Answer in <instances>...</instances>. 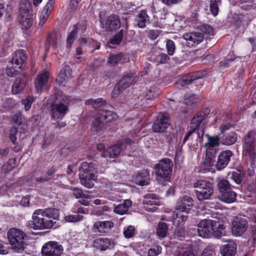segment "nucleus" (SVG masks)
Returning <instances> with one entry per match:
<instances>
[{
  "label": "nucleus",
  "mask_w": 256,
  "mask_h": 256,
  "mask_svg": "<svg viewBox=\"0 0 256 256\" xmlns=\"http://www.w3.org/2000/svg\"><path fill=\"white\" fill-rule=\"evenodd\" d=\"M59 218L60 212L56 208L38 209L33 214L30 226L34 230L50 229L56 224Z\"/></svg>",
  "instance_id": "nucleus-1"
},
{
  "label": "nucleus",
  "mask_w": 256,
  "mask_h": 256,
  "mask_svg": "<svg viewBox=\"0 0 256 256\" xmlns=\"http://www.w3.org/2000/svg\"><path fill=\"white\" fill-rule=\"evenodd\" d=\"M256 130L248 131L243 138V153L250 156L252 168L254 166V159L256 157Z\"/></svg>",
  "instance_id": "nucleus-2"
},
{
  "label": "nucleus",
  "mask_w": 256,
  "mask_h": 256,
  "mask_svg": "<svg viewBox=\"0 0 256 256\" xmlns=\"http://www.w3.org/2000/svg\"><path fill=\"white\" fill-rule=\"evenodd\" d=\"M8 238L13 249L20 251L24 250V240L27 239V236L22 231L12 228L8 232Z\"/></svg>",
  "instance_id": "nucleus-3"
},
{
  "label": "nucleus",
  "mask_w": 256,
  "mask_h": 256,
  "mask_svg": "<svg viewBox=\"0 0 256 256\" xmlns=\"http://www.w3.org/2000/svg\"><path fill=\"white\" fill-rule=\"evenodd\" d=\"M172 162L168 158H164L156 164L154 168L158 180L162 178L165 181H168L172 175Z\"/></svg>",
  "instance_id": "nucleus-4"
},
{
  "label": "nucleus",
  "mask_w": 256,
  "mask_h": 256,
  "mask_svg": "<svg viewBox=\"0 0 256 256\" xmlns=\"http://www.w3.org/2000/svg\"><path fill=\"white\" fill-rule=\"evenodd\" d=\"M100 22L102 25V28H105L109 32L116 31L121 26L120 18L115 14L106 17H102L100 14Z\"/></svg>",
  "instance_id": "nucleus-5"
},
{
  "label": "nucleus",
  "mask_w": 256,
  "mask_h": 256,
  "mask_svg": "<svg viewBox=\"0 0 256 256\" xmlns=\"http://www.w3.org/2000/svg\"><path fill=\"white\" fill-rule=\"evenodd\" d=\"M218 223L214 222L213 220L204 219L198 224L196 232L200 236L204 238H209L212 234V229L219 226Z\"/></svg>",
  "instance_id": "nucleus-6"
},
{
  "label": "nucleus",
  "mask_w": 256,
  "mask_h": 256,
  "mask_svg": "<svg viewBox=\"0 0 256 256\" xmlns=\"http://www.w3.org/2000/svg\"><path fill=\"white\" fill-rule=\"evenodd\" d=\"M68 112V106L62 102L51 104L50 114L51 118L54 120H61Z\"/></svg>",
  "instance_id": "nucleus-7"
},
{
  "label": "nucleus",
  "mask_w": 256,
  "mask_h": 256,
  "mask_svg": "<svg viewBox=\"0 0 256 256\" xmlns=\"http://www.w3.org/2000/svg\"><path fill=\"white\" fill-rule=\"evenodd\" d=\"M232 228V234L236 236L242 234L248 228V220L245 217L236 216L233 220Z\"/></svg>",
  "instance_id": "nucleus-8"
},
{
  "label": "nucleus",
  "mask_w": 256,
  "mask_h": 256,
  "mask_svg": "<svg viewBox=\"0 0 256 256\" xmlns=\"http://www.w3.org/2000/svg\"><path fill=\"white\" fill-rule=\"evenodd\" d=\"M63 249L56 242H49L42 248V253L43 256H60Z\"/></svg>",
  "instance_id": "nucleus-9"
},
{
  "label": "nucleus",
  "mask_w": 256,
  "mask_h": 256,
  "mask_svg": "<svg viewBox=\"0 0 256 256\" xmlns=\"http://www.w3.org/2000/svg\"><path fill=\"white\" fill-rule=\"evenodd\" d=\"M170 125V118L168 116L162 114L158 116L152 126L154 132H164Z\"/></svg>",
  "instance_id": "nucleus-10"
},
{
  "label": "nucleus",
  "mask_w": 256,
  "mask_h": 256,
  "mask_svg": "<svg viewBox=\"0 0 256 256\" xmlns=\"http://www.w3.org/2000/svg\"><path fill=\"white\" fill-rule=\"evenodd\" d=\"M11 119L16 132L24 134L27 131L28 126L21 112L15 114L12 116Z\"/></svg>",
  "instance_id": "nucleus-11"
},
{
  "label": "nucleus",
  "mask_w": 256,
  "mask_h": 256,
  "mask_svg": "<svg viewBox=\"0 0 256 256\" xmlns=\"http://www.w3.org/2000/svg\"><path fill=\"white\" fill-rule=\"evenodd\" d=\"M232 155L233 153L230 150H225L220 152L218 156L217 161L214 164L216 168L220 170L226 168L230 163Z\"/></svg>",
  "instance_id": "nucleus-12"
},
{
  "label": "nucleus",
  "mask_w": 256,
  "mask_h": 256,
  "mask_svg": "<svg viewBox=\"0 0 256 256\" xmlns=\"http://www.w3.org/2000/svg\"><path fill=\"white\" fill-rule=\"evenodd\" d=\"M79 170L80 178L88 177L91 178H96V170L94 168V165L92 162H82L80 164Z\"/></svg>",
  "instance_id": "nucleus-13"
},
{
  "label": "nucleus",
  "mask_w": 256,
  "mask_h": 256,
  "mask_svg": "<svg viewBox=\"0 0 256 256\" xmlns=\"http://www.w3.org/2000/svg\"><path fill=\"white\" fill-rule=\"evenodd\" d=\"M143 204L146 211L154 212L157 210L156 206L158 205L159 200L156 194H148L144 196Z\"/></svg>",
  "instance_id": "nucleus-14"
},
{
  "label": "nucleus",
  "mask_w": 256,
  "mask_h": 256,
  "mask_svg": "<svg viewBox=\"0 0 256 256\" xmlns=\"http://www.w3.org/2000/svg\"><path fill=\"white\" fill-rule=\"evenodd\" d=\"M210 113V110L205 108L198 112L192 120L190 128H198L204 120L206 118Z\"/></svg>",
  "instance_id": "nucleus-15"
},
{
  "label": "nucleus",
  "mask_w": 256,
  "mask_h": 256,
  "mask_svg": "<svg viewBox=\"0 0 256 256\" xmlns=\"http://www.w3.org/2000/svg\"><path fill=\"white\" fill-rule=\"evenodd\" d=\"M114 241L107 238H98L94 241L93 246L100 250H106L112 248L115 246Z\"/></svg>",
  "instance_id": "nucleus-16"
},
{
  "label": "nucleus",
  "mask_w": 256,
  "mask_h": 256,
  "mask_svg": "<svg viewBox=\"0 0 256 256\" xmlns=\"http://www.w3.org/2000/svg\"><path fill=\"white\" fill-rule=\"evenodd\" d=\"M27 58L26 51L23 50H19L15 52L12 60V62L14 65V68L21 69Z\"/></svg>",
  "instance_id": "nucleus-17"
},
{
  "label": "nucleus",
  "mask_w": 256,
  "mask_h": 256,
  "mask_svg": "<svg viewBox=\"0 0 256 256\" xmlns=\"http://www.w3.org/2000/svg\"><path fill=\"white\" fill-rule=\"evenodd\" d=\"M114 226V222L110 220L98 221L93 225V230L95 232L108 233Z\"/></svg>",
  "instance_id": "nucleus-18"
},
{
  "label": "nucleus",
  "mask_w": 256,
  "mask_h": 256,
  "mask_svg": "<svg viewBox=\"0 0 256 256\" xmlns=\"http://www.w3.org/2000/svg\"><path fill=\"white\" fill-rule=\"evenodd\" d=\"M72 195L76 199H80L78 202L82 204L87 206L89 205V202L86 200L90 199L92 196L88 194V192H84L82 190L78 188H74L71 189Z\"/></svg>",
  "instance_id": "nucleus-19"
},
{
  "label": "nucleus",
  "mask_w": 256,
  "mask_h": 256,
  "mask_svg": "<svg viewBox=\"0 0 256 256\" xmlns=\"http://www.w3.org/2000/svg\"><path fill=\"white\" fill-rule=\"evenodd\" d=\"M48 76L49 73L47 71H45L36 76L34 80V85L37 92H40L42 91L45 84L48 82Z\"/></svg>",
  "instance_id": "nucleus-20"
},
{
  "label": "nucleus",
  "mask_w": 256,
  "mask_h": 256,
  "mask_svg": "<svg viewBox=\"0 0 256 256\" xmlns=\"http://www.w3.org/2000/svg\"><path fill=\"white\" fill-rule=\"evenodd\" d=\"M72 77V70L70 66H65L61 70L56 80L60 84L65 86L68 80Z\"/></svg>",
  "instance_id": "nucleus-21"
},
{
  "label": "nucleus",
  "mask_w": 256,
  "mask_h": 256,
  "mask_svg": "<svg viewBox=\"0 0 256 256\" xmlns=\"http://www.w3.org/2000/svg\"><path fill=\"white\" fill-rule=\"evenodd\" d=\"M150 21V16L147 11L143 10L140 11L135 19V24L140 28H144L146 26V24Z\"/></svg>",
  "instance_id": "nucleus-22"
},
{
  "label": "nucleus",
  "mask_w": 256,
  "mask_h": 256,
  "mask_svg": "<svg viewBox=\"0 0 256 256\" xmlns=\"http://www.w3.org/2000/svg\"><path fill=\"white\" fill-rule=\"evenodd\" d=\"M134 182L136 184L140 186H146L149 184L150 172L146 170H144L138 172L134 178Z\"/></svg>",
  "instance_id": "nucleus-23"
},
{
  "label": "nucleus",
  "mask_w": 256,
  "mask_h": 256,
  "mask_svg": "<svg viewBox=\"0 0 256 256\" xmlns=\"http://www.w3.org/2000/svg\"><path fill=\"white\" fill-rule=\"evenodd\" d=\"M193 206V200L188 196H184L177 202L176 208L188 212Z\"/></svg>",
  "instance_id": "nucleus-24"
},
{
  "label": "nucleus",
  "mask_w": 256,
  "mask_h": 256,
  "mask_svg": "<svg viewBox=\"0 0 256 256\" xmlns=\"http://www.w3.org/2000/svg\"><path fill=\"white\" fill-rule=\"evenodd\" d=\"M206 158L204 163L207 166H212L216 162V156L218 148L206 147Z\"/></svg>",
  "instance_id": "nucleus-25"
},
{
  "label": "nucleus",
  "mask_w": 256,
  "mask_h": 256,
  "mask_svg": "<svg viewBox=\"0 0 256 256\" xmlns=\"http://www.w3.org/2000/svg\"><path fill=\"white\" fill-rule=\"evenodd\" d=\"M32 5L29 0H22L19 6L18 16H30L32 14Z\"/></svg>",
  "instance_id": "nucleus-26"
},
{
  "label": "nucleus",
  "mask_w": 256,
  "mask_h": 256,
  "mask_svg": "<svg viewBox=\"0 0 256 256\" xmlns=\"http://www.w3.org/2000/svg\"><path fill=\"white\" fill-rule=\"evenodd\" d=\"M122 150V144H116L108 148L102 152L104 158H114L119 155Z\"/></svg>",
  "instance_id": "nucleus-27"
},
{
  "label": "nucleus",
  "mask_w": 256,
  "mask_h": 256,
  "mask_svg": "<svg viewBox=\"0 0 256 256\" xmlns=\"http://www.w3.org/2000/svg\"><path fill=\"white\" fill-rule=\"evenodd\" d=\"M237 140V134L234 131L222 134L220 137V142L225 146H230L234 144Z\"/></svg>",
  "instance_id": "nucleus-28"
},
{
  "label": "nucleus",
  "mask_w": 256,
  "mask_h": 256,
  "mask_svg": "<svg viewBox=\"0 0 256 256\" xmlns=\"http://www.w3.org/2000/svg\"><path fill=\"white\" fill-rule=\"evenodd\" d=\"M98 112L99 114V118H102L104 123L114 121L118 117L116 113L108 110H100Z\"/></svg>",
  "instance_id": "nucleus-29"
},
{
  "label": "nucleus",
  "mask_w": 256,
  "mask_h": 256,
  "mask_svg": "<svg viewBox=\"0 0 256 256\" xmlns=\"http://www.w3.org/2000/svg\"><path fill=\"white\" fill-rule=\"evenodd\" d=\"M132 206V202L130 200H125L122 203L114 207V212L116 214L123 215L128 212L129 208Z\"/></svg>",
  "instance_id": "nucleus-30"
},
{
  "label": "nucleus",
  "mask_w": 256,
  "mask_h": 256,
  "mask_svg": "<svg viewBox=\"0 0 256 256\" xmlns=\"http://www.w3.org/2000/svg\"><path fill=\"white\" fill-rule=\"evenodd\" d=\"M136 78V73H128L122 77L118 83L125 90L134 83Z\"/></svg>",
  "instance_id": "nucleus-31"
},
{
  "label": "nucleus",
  "mask_w": 256,
  "mask_h": 256,
  "mask_svg": "<svg viewBox=\"0 0 256 256\" xmlns=\"http://www.w3.org/2000/svg\"><path fill=\"white\" fill-rule=\"evenodd\" d=\"M200 72H198L197 74H188L184 76H182L180 79L178 80V83L182 86H184L186 85H188L190 84L194 80L200 78L202 77L203 75H204L206 74V72H204V74H202V75L199 74Z\"/></svg>",
  "instance_id": "nucleus-32"
},
{
  "label": "nucleus",
  "mask_w": 256,
  "mask_h": 256,
  "mask_svg": "<svg viewBox=\"0 0 256 256\" xmlns=\"http://www.w3.org/2000/svg\"><path fill=\"white\" fill-rule=\"evenodd\" d=\"M218 198L223 202L230 204L236 201V194L231 189L220 194Z\"/></svg>",
  "instance_id": "nucleus-33"
},
{
  "label": "nucleus",
  "mask_w": 256,
  "mask_h": 256,
  "mask_svg": "<svg viewBox=\"0 0 256 256\" xmlns=\"http://www.w3.org/2000/svg\"><path fill=\"white\" fill-rule=\"evenodd\" d=\"M236 250V244L232 242H229L227 244L224 246L221 250V253L222 256H234Z\"/></svg>",
  "instance_id": "nucleus-34"
},
{
  "label": "nucleus",
  "mask_w": 256,
  "mask_h": 256,
  "mask_svg": "<svg viewBox=\"0 0 256 256\" xmlns=\"http://www.w3.org/2000/svg\"><path fill=\"white\" fill-rule=\"evenodd\" d=\"M99 117V114L98 112L92 124L91 130L94 132H98L106 128L104 122Z\"/></svg>",
  "instance_id": "nucleus-35"
},
{
  "label": "nucleus",
  "mask_w": 256,
  "mask_h": 256,
  "mask_svg": "<svg viewBox=\"0 0 256 256\" xmlns=\"http://www.w3.org/2000/svg\"><path fill=\"white\" fill-rule=\"evenodd\" d=\"M184 38L186 40L190 41L194 44H198L202 41L204 36L201 32H190L184 34Z\"/></svg>",
  "instance_id": "nucleus-36"
},
{
  "label": "nucleus",
  "mask_w": 256,
  "mask_h": 256,
  "mask_svg": "<svg viewBox=\"0 0 256 256\" xmlns=\"http://www.w3.org/2000/svg\"><path fill=\"white\" fill-rule=\"evenodd\" d=\"M207 190H203L200 191H195V194L198 200L199 201H204V200H208L214 194L213 188L210 187Z\"/></svg>",
  "instance_id": "nucleus-37"
},
{
  "label": "nucleus",
  "mask_w": 256,
  "mask_h": 256,
  "mask_svg": "<svg viewBox=\"0 0 256 256\" xmlns=\"http://www.w3.org/2000/svg\"><path fill=\"white\" fill-rule=\"evenodd\" d=\"M206 136L208 138V142L205 143L204 147L218 148L221 144L220 137L218 136H210L208 134H206Z\"/></svg>",
  "instance_id": "nucleus-38"
},
{
  "label": "nucleus",
  "mask_w": 256,
  "mask_h": 256,
  "mask_svg": "<svg viewBox=\"0 0 256 256\" xmlns=\"http://www.w3.org/2000/svg\"><path fill=\"white\" fill-rule=\"evenodd\" d=\"M192 184L193 187L196 188L195 191H200L204 190H207L206 188L208 189L210 188L212 186V184L209 181L201 179L196 180Z\"/></svg>",
  "instance_id": "nucleus-39"
},
{
  "label": "nucleus",
  "mask_w": 256,
  "mask_h": 256,
  "mask_svg": "<svg viewBox=\"0 0 256 256\" xmlns=\"http://www.w3.org/2000/svg\"><path fill=\"white\" fill-rule=\"evenodd\" d=\"M214 222H216L220 225L216 228H212V234L217 238H220L226 234L225 228L222 224V222L220 220H213Z\"/></svg>",
  "instance_id": "nucleus-40"
},
{
  "label": "nucleus",
  "mask_w": 256,
  "mask_h": 256,
  "mask_svg": "<svg viewBox=\"0 0 256 256\" xmlns=\"http://www.w3.org/2000/svg\"><path fill=\"white\" fill-rule=\"evenodd\" d=\"M188 214V212L176 208L174 212V218L176 222L180 224L186 220Z\"/></svg>",
  "instance_id": "nucleus-41"
},
{
  "label": "nucleus",
  "mask_w": 256,
  "mask_h": 256,
  "mask_svg": "<svg viewBox=\"0 0 256 256\" xmlns=\"http://www.w3.org/2000/svg\"><path fill=\"white\" fill-rule=\"evenodd\" d=\"M25 86V82L24 80L20 78H16L12 86V92L14 94L20 93L22 91Z\"/></svg>",
  "instance_id": "nucleus-42"
},
{
  "label": "nucleus",
  "mask_w": 256,
  "mask_h": 256,
  "mask_svg": "<svg viewBox=\"0 0 256 256\" xmlns=\"http://www.w3.org/2000/svg\"><path fill=\"white\" fill-rule=\"evenodd\" d=\"M18 19L22 29L28 30L32 24V15L18 16Z\"/></svg>",
  "instance_id": "nucleus-43"
},
{
  "label": "nucleus",
  "mask_w": 256,
  "mask_h": 256,
  "mask_svg": "<svg viewBox=\"0 0 256 256\" xmlns=\"http://www.w3.org/2000/svg\"><path fill=\"white\" fill-rule=\"evenodd\" d=\"M217 185L220 194L232 189L233 187L230 184L228 181L225 179L220 180L218 182Z\"/></svg>",
  "instance_id": "nucleus-44"
},
{
  "label": "nucleus",
  "mask_w": 256,
  "mask_h": 256,
  "mask_svg": "<svg viewBox=\"0 0 256 256\" xmlns=\"http://www.w3.org/2000/svg\"><path fill=\"white\" fill-rule=\"evenodd\" d=\"M124 62V54H122L110 56L108 60V63L112 66H114L118 64H122Z\"/></svg>",
  "instance_id": "nucleus-45"
},
{
  "label": "nucleus",
  "mask_w": 256,
  "mask_h": 256,
  "mask_svg": "<svg viewBox=\"0 0 256 256\" xmlns=\"http://www.w3.org/2000/svg\"><path fill=\"white\" fill-rule=\"evenodd\" d=\"M168 232V225L166 222H160L156 228V234L159 238H163L166 236Z\"/></svg>",
  "instance_id": "nucleus-46"
},
{
  "label": "nucleus",
  "mask_w": 256,
  "mask_h": 256,
  "mask_svg": "<svg viewBox=\"0 0 256 256\" xmlns=\"http://www.w3.org/2000/svg\"><path fill=\"white\" fill-rule=\"evenodd\" d=\"M106 104V101L102 98H98L96 100L90 98L85 102L86 105H92L94 108H96Z\"/></svg>",
  "instance_id": "nucleus-47"
},
{
  "label": "nucleus",
  "mask_w": 256,
  "mask_h": 256,
  "mask_svg": "<svg viewBox=\"0 0 256 256\" xmlns=\"http://www.w3.org/2000/svg\"><path fill=\"white\" fill-rule=\"evenodd\" d=\"M87 22L86 20H83L79 22L73 26V30L72 31H74V33L78 34V33L80 32L81 34H84L86 30Z\"/></svg>",
  "instance_id": "nucleus-48"
},
{
  "label": "nucleus",
  "mask_w": 256,
  "mask_h": 256,
  "mask_svg": "<svg viewBox=\"0 0 256 256\" xmlns=\"http://www.w3.org/2000/svg\"><path fill=\"white\" fill-rule=\"evenodd\" d=\"M221 4V0H210V8L214 16L218 15Z\"/></svg>",
  "instance_id": "nucleus-49"
},
{
  "label": "nucleus",
  "mask_w": 256,
  "mask_h": 256,
  "mask_svg": "<svg viewBox=\"0 0 256 256\" xmlns=\"http://www.w3.org/2000/svg\"><path fill=\"white\" fill-rule=\"evenodd\" d=\"M16 166V160L15 158H10L6 164L2 166V170L4 172L7 173L12 170Z\"/></svg>",
  "instance_id": "nucleus-50"
},
{
  "label": "nucleus",
  "mask_w": 256,
  "mask_h": 256,
  "mask_svg": "<svg viewBox=\"0 0 256 256\" xmlns=\"http://www.w3.org/2000/svg\"><path fill=\"white\" fill-rule=\"evenodd\" d=\"M239 6L242 10H248L256 7L252 0H240Z\"/></svg>",
  "instance_id": "nucleus-51"
},
{
  "label": "nucleus",
  "mask_w": 256,
  "mask_h": 256,
  "mask_svg": "<svg viewBox=\"0 0 256 256\" xmlns=\"http://www.w3.org/2000/svg\"><path fill=\"white\" fill-rule=\"evenodd\" d=\"M151 58L158 64H166L170 60L169 56L164 53H160L156 55L154 58L152 57Z\"/></svg>",
  "instance_id": "nucleus-52"
},
{
  "label": "nucleus",
  "mask_w": 256,
  "mask_h": 256,
  "mask_svg": "<svg viewBox=\"0 0 256 256\" xmlns=\"http://www.w3.org/2000/svg\"><path fill=\"white\" fill-rule=\"evenodd\" d=\"M12 10V6L10 5H8L6 7V10L4 9V4H0V18H1L4 12H6V20L7 21L10 20V14Z\"/></svg>",
  "instance_id": "nucleus-53"
},
{
  "label": "nucleus",
  "mask_w": 256,
  "mask_h": 256,
  "mask_svg": "<svg viewBox=\"0 0 256 256\" xmlns=\"http://www.w3.org/2000/svg\"><path fill=\"white\" fill-rule=\"evenodd\" d=\"M159 94L158 90L156 88H150L146 92L145 98L146 100H152L156 98Z\"/></svg>",
  "instance_id": "nucleus-54"
},
{
  "label": "nucleus",
  "mask_w": 256,
  "mask_h": 256,
  "mask_svg": "<svg viewBox=\"0 0 256 256\" xmlns=\"http://www.w3.org/2000/svg\"><path fill=\"white\" fill-rule=\"evenodd\" d=\"M124 36V30H121L118 33L116 34L114 36H113L110 40V43L114 45L119 44L122 42Z\"/></svg>",
  "instance_id": "nucleus-55"
},
{
  "label": "nucleus",
  "mask_w": 256,
  "mask_h": 256,
  "mask_svg": "<svg viewBox=\"0 0 256 256\" xmlns=\"http://www.w3.org/2000/svg\"><path fill=\"white\" fill-rule=\"evenodd\" d=\"M80 184L88 188H91L94 186V181L96 178H91L88 177L80 178Z\"/></svg>",
  "instance_id": "nucleus-56"
},
{
  "label": "nucleus",
  "mask_w": 256,
  "mask_h": 256,
  "mask_svg": "<svg viewBox=\"0 0 256 256\" xmlns=\"http://www.w3.org/2000/svg\"><path fill=\"white\" fill-rule=\"evenodd\" d=\"M230 178L236 184H241L243 176L242 175L238 172H232L228 174Z\"/></svg>",
  "instance_id": "nucleus-57"
},
{
  "label": "nucleus",
  "mask_w": 256,
  "mask_h": 256,
  "mask_svg": "<svg viewBox=\"0 0 256 256\" xmlns=\"http://www.w3.org/2000/svg\"><path fill=\"white\" fill-rule=\"evenodd\" d=\"M166 51L168 55L172 56L176 50L174 42L171 40H168L166 42Z\"/></svg>",
  "instance_id": "nucleus-58"
},
{
  "label": "nucleus",
  "mask_w": 256,
  "mask_h": 256,
  "mask_svg": "<svg viewBox=\"0 0 256 256\" xmlns=\"http://www.w3.org/2000/svg\"><path fill=\"white\" fill-rule=\"evenodd\" d=\"M83 218V216L78 214L69 215L65 216V220L67 222H75L80 221Z\"/></svg>",
  "instance_id": "nucleus-59"
},
{
  "label": "nucleus",
  "mask_w": 256,
  "mask_h": 256,
  "mask_svg": "<svg viewBox=\"0 0 256 256\" xmlns=\"http://www.w3.org/2000/svg\"><path fill=\"white\" fill-rule=\"evenodd\" d=\"M201 32L209 36H212L214 34V28L210 25L202 24L200 28Z\"/></svg>",
  "instance_id": "nucleus-60"
},
{
  "label": "nucleus",
  "mask_w": 256,
  "mask_h": 256,
  "mask_svg": "<svg viewBox=\"0 0 256 256\" xmlns=\"http://www.w3.org/2000/svg\"><path fill=\"white\" fill-rule=\"evenodd\" d=\"M34 100V98L30 96H27L24 100H22V104L24 105V109L26 111L28 110L30 108Z\"/></svg>",
  "instance_id": "nucleus-61"
},
{
  "label": "nucleus",
  "mask_w": 256,
  "mask_h": 256,
  "mask_svg": "<svg viewBox=\"0 0 256 256\" xmlns=\"http://www.w3.org/2000/svg\"><path fill=\"white\" fill-rule=\"evenodd\" d=\"M76 34L74 33V31H72L68 36L67 40H66V47L68 48H70L74 40L76 38Z\"/></svg>",
  "instance_id": "nucleus-62"
},
{
  "label": "nucleus",
  "mask_w": 256,
  "mask_h": 256,
  "mask_svg": "<svg viewBox=\"0 0 256 256\" xmlns=\"http://www.w3.org/2000/svg\"><path fill=\"white\" fill-rule=\"evenodd\" d=\"M214 248L212 246H207L202 251V256H216Z\"/></svg>",
  "instance_id": "nucleus-63"
},
{
  "label": "nucleus",
  "mask_w": 256,
  "mask_h": 256,
  "mask_svg": "<svg viewBox=\"0 0 256 256\" xmlns=\"http://www.w3.org/2000/svg\"><path fill=\"white\" fill-rule=\"evenodd\" d=\"M176 256H196L191 249H188L184 252L178 251Z\"/></svg>",
  "instance_id": "nucleus-64"
}]
</instances>
